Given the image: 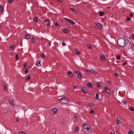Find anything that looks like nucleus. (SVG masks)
<instances>
[{"label": "nucleus", "mask_w": 134, "mask_h": 134, "mask_svg": "<svg viewBox=\"0 0 134 134\" xmlns=\"http://www.w3.org/2000/svg\"><path fill=\"white\" fill-rule=\"evenodd\" d=\"M19 134H26L25 133V132H20Z\"/></svg>", "instance_id": "49"}, {"label": "nucleus", "mask_w": 134, "mask_h": 134, "mask_svg": "<svg viewBox=\"0 0 134 134\" xmlns=\"http://www.w3.org/2000/svg\"><path fill=\"white\" fill-rule=\"evenodd\" d=\"M65 99V97H63L60 99H58V101H62L63 100H64Z\"/></svg>", "instance_id": "15"}, {"label": "nucleus", "mask_w": 134, "mask_h": 134, "mask_svg": "<svg viewBox=\"0 0 134 134\" xmlns=\"http://www.w3.org/2000/svg\"><path fill=\"white\" fill-rule=\"evenodd\" d=\"M83 127L87 131H88L91 129L90 127L88 125L85 123L83 124Z\"/></svg>", "instance_id": "2"}, {"label": "nucleus", "mask_w": 134, "mask_h": 134, "mask_svg": "<svg viewBox=\"0 0 134 134\" xmlns=\"http://www.w3.org/2000/svg\"><path fill=\"white\" fill-rule=\"evenodd\" d=\"M10 103H11V104L13 105H14V100L13 99L12 100V101L10 102Z\"/></svg>", "instance_id": "40"}, {"label": "nucleus", "mask_w": 134, "mask_h": 134, "mask_svg": "<svg viewBox=\"0 0 134 134\" xmlns=\"http://www.w3.org/2000/svg\"><path fill=\"white\" fill-rule=\"evenodd\" d=\"M52 111L53 112V114L55 115L57 112V109L56 108H54L52 109Z\"/></svg>", "instance_id": "8"}, {"label": "nucleus", "mask_w": 134, "mask_h": 134, "mask_svg": "<svg viewBox=\"0 0 134 134\" xmlns=\"http://www.w3.org/2000/svg\"><path fill=\"white\" fill-rule=\"evenodd\" d=\"M87 86L89 88H91L93 86L90 83H88L87 84Z\"/></svg>", "instance_id": "17"}, {"label": "nucleus", "mask_w": 134, "mask_h": 134, "mask_svg": "<svg viewBox=\"0 0 134 134\" xmlns=\"http://www.w3.org/2000/svg\"><path fill=\"white\" fill-rule=\"evenodd\" d=\"M79 128L78 127H76L75 128V131L76 132H77L79 130Z\"/></svg>", "instance_id": "33"}, {"label": "nucleus", "mask_w": 134, "mask_h": 134, "mask_svg": "<svg viewBox=\"0 0 134 134\" xmlns=\"http://www.w3.org/2000/svg\"><path fill=\"white\" fill-rule=\"evenodd\" d=\"M23 70L25 72V73H27L28 71V69L27 68H25Z\"/></svg>", "instance_id": "22"}, {"label": "nucleus", "mask_w": 134, "mask_h": 134, "mask_svg": "<svg viewBox=\"0 0 134 134\" xmlns=\"http://www.w3.org/2000/svg\"><path fill=\"white\" fill-rule=\"evenodd\" d=\"M55 25L57 28H58L59 27V25L57 23H55Z\"/></svg>", "instance_id": "28"}, {"label": "nucleus", "mask_w": 134, "mask_h": 134, "mask_svg": "<svg viewBox=\"0 0 134 134\" xmlns=\"http://www.w3.org/2000/svg\"><path fill=\"white\" fill-rule=\"evenodd\" d=\"M121 123V121L120 119H118V118L117 117L116 118V124L117 125L120 124Z\"/></svg>", "instance_id": "11"}, {"label": "nucleus", "mask_w": 134, "mask_h": 134, "mask_svg": "<svg viewBox=\"0 0 134 134\" xmlns=\"http://www.w3.org/2000/svg\"><path fill=\"white\" fill-rule=\"evenodd\" d=\"M34 20L35 22H37L38 21V19L36 17L34 18Z\"/></svg>", "instance_id": "37"}, {"label": "nucleus", "mask_w": 134, "mask_h": 134, "mask_svg": "<svg viewBox=\"0 0 134 134\" xmlns=\"http://www.w3.org/2000/svg\"><path fill=\"white\" fill-rule=\"evenodd\" d=\"M97 27L99 29H101L102 28V26L99 23H97Z\"/></svg>", "instance_id": "20"}, {"label": "nucleus", "mask_w": 134, "mask_h": 134, "mask_svg": "<svg viewBox=\"0 0 134 134\" xmlns=\"http://www.w3.org/2000/svg\"><path fill=\"white\" fill-rule=\"evenodd\" d=\"M129 16H130V17H131V16H133V14H132V13H130V14H129Z\"/></svg>", "instance_id": "57"}, {"label": "nucleus", "mask_w": 134, "mask_h": 134, "mask_svg": "<svg viewBox=\"0 0 134 134\" xmlns=\"http://www.w3.org/2000/svg\"><path fill=\"white\" fill-rule=\"evenodd\" d=\"M118 45L119 46L123 47L126 45V41L123 38H121L118 39L117 41Z\"/></svg>", "instance_id": "1"}, {"label": "nucleus", "mask_w": 134, "mask_h": 134, "mask_svg": "<svg viewBox=\"0 0 134 134\" xmlns=\"http://www.w3.org/2000/svg\"><path fill=\"white\" fill-rule=\"evenodd\" d=\"M63 31L64 32L66 33L68 32H69V31L68 30L66 29H63Z\"/></svg>", "instance_id": "19"}, {"label": "nucleus", "mask_w": 134, "mask_h": 134, "mask_svg": "<svg viewBox=\"0 0 134 134\" xmlns=\"http://www.w3.org/2000/svg\"><path fill=\"white\" fill-rule=\"evenodd\" d=\"M128 134H133V131L132 130H130L128 132Z\"/></svg>", "instance_id": "21"}, {"label": "nucleus", "mask_w": 134, "mask_h": 134, "mask_svg": "<svg viewBox=\"0 0 134 134\" xmlns=\"http://www.w3.org/2000/svg\"><path fill=\"white\" fill-rule=\"evenodd\" d=\"M99 94L98 93H97L96 94V96H95V97L96 99H99Z\"/></svg>", "instance_id": "14"}, {"label": "nucleus", "mask_w": 134, "mask_h": 134, "mask_svg": "<svg viewBox=\"0 0 134 134\" xmlns=\"http://www.w3.org/2000/svg\"><path fill=\"white\" fill-rule=\"evenodd\" d=\"M108 83L109 85H110L111 84V82L110 81H108Z\"/></svg>", "instance_id": "43"}, {"label": "nucleus", "mask_w": 134, "mask_h": 134, "mask_svg": "<svg viewBox=\"0 0 134 134\" xmlns=\"http://www.w3.org/2000/svg\"><path fill=\"white\" fill-rule=\"evenodd\" d=\"M87 47L89 49H91L92 48V47L91 45L90 44H88L87 45Z\"/></svg>", "instance_id": "30"}, {"label": "nucleus", "mask_w": 134, "mask_h": 134, "mask_svg": "<svg viewBox=\"0 0 134 134\" xmlns=\"http://www.w3.org/2000/svg\"><path fill=\"white\" fill-rule=\"evenodd\" d=\"M64 19L66 20V21L69 24L71 25H74L75 24V23L71 20L68 19L66 18H64Z\"/></svg>", "instance_id": "3"}, {"label": "nucleus", "mask_w": 134, "mask_h": 134, "mask_svg": "<svg viewBox=\"0 0 134 134\" xmlns=\"http://www.w3.org/2000/svg\"><path fill=\"white\" fill-rule=\"evenodd\" d=\"M100 57L101 60L102 61H104L105 60V57L103 54H100Z\"/></svg>", "instance_id": "6"}, {"label": "nucleus", "mask_w": 134, "mask_h": 134, "mask_svg": "<svg viewBox=\"0 0 134 134\" xmlns=\"http://www.w3.org/2000/svg\"><path fill=\"white\" fill-rule=\"evenodd\" d=\"M120 55H118L117 57V58L118 59H120Z\"/></svg>", "instance_id": "42"}, {"label": "nucleus", "mask_w": 134, "mask_h": 134, "mask_svg": "<svg viewBox=\"0 0 134 134\" xmlns=\"http://www.w3.org/2000/svg\"><path fill=\"white\" fill-rule=\"evenodd\" d=\"M85 71L88 74H90L91 73V71H90L88 69H86Z\"/></svg>", "instance_id": "26"}, {"label": "nucleus", "mask_w": 134, "mask_h": 134, "mask_svg": "<svg viewBox=\"0 0 134 134\" xmlns=\"http://www.w3.org/2000/svg\"><path fill=\"white\" fill-rule=\"evenodd\" d=\"M16 120L17 122H18L19 120V118H17Z\"/></svg>", "instance_id": "55"}, {"label": "nucleus", "mask_w": 134, "mask_h": 134, "mask_svg": "<svg viewBox=\"0 0 134 134\" xmlns=\"http://www.w3.org/2000/svg\"><path fill=\"white\" fill-rule=\"evenodd\" d=\"M78 103L79 104H80V103L79 102H78Z\"/></svg>", "instance_id": "62"}, {"label": "nucleus", "mask_w": 134, "mask_h": 134, "mask_svg": "<svg viewBox=\"0 0 134 134\" xmlns=\"http://www.w3.org/2000/svg\"><path fill=\"white\" fill-rule=\"evenodd\" d=\"M3 7L2 5H0V10L2 11H3Z\"/></svg>", "instance_id": "32"}, {"label": "nucleus", "mask_w": 134, "mask_h": 134, "mask_svg": "<svg viewBox=\"0 0 134 134\" xmlns=\"http://www.w3.org/2000/svg\"><path fill=\"white\" fill-rule=\"evenodd\" d=\"M76 115L75 116H74V117L75 118H76Z\"/></svg>", "instance_id": "60"}, {"label": "nucleus", "mask_w": 134, "mask_h": 134, "mask_svg": "<svg viewBox=\"0 0 134 134\" xmlns=\"http://www.w3.org/2000/svg\"><path fill=\"white\" fill-rule=\"evenodd\" d=\"M90 112L91 113H94V112L93 110H91Z\"/></svg>", "instance_id": "47"}, {"label": "nucleus", "mask_w": 134, "mask_h": 134, "mask_svg": "<svg viewBox=\"0 0 134 134\" xmlns=\"http://www.w3.org/2000/svg\"><path fill=\"white\" fill-rule=\"evenodd\" d=\"M76 87H77V86H76L74 85V86H73V88L74 89H75L76 88Z\"/></svg>", "instance_id": "54"}, {"label": "nucleus", "mask_w": 134, "mask_h": 134, "mask_svg": "<svg viewBox=\"0 0 134 134\" xmlns=\"http://www.w3.org/2000/svg\"><path fill=\"white\" fill-rule=\"evenodd\" d=\"M65 102V103H67L68 102H69V100L68 98H65V99L64 100Z\"/></svg>", "instance_id": "24"}, {"label": "nucleus", "mask_w": 134, "mask_h": 134, "mask_svg": "<svg viewBox=\"0 0 134 134\" xmlns=\"http://www.w3.org/2000/svg\"><path fill=\"white\" fill-rule=\"evenodd\" d=\"M30 79V76H28V77L27 78H26L25 79V80H29Z\"/></svg>", "instance_id": "38"}, {"label": "nucleus", "mask_w": 134, "mask_h": 134, "mask_svg": "<svg viewBox=\"0 0 134 134\" xmlns=\"http://www.w3.org/2000/svg\"><path fill=\"white\" fill-rule=\"evenodd\" d=\"M110 134H115L114 132L113 131H111L110 132Z\"/></svg>", "instance_id": "44"}, {"label": "nucleus", "mask_w": 134, "mask_h": 134, "mask_svg": "<svg viewBox=\"0 0 134 134\" xmlns=\"http://www.w3.org/2000/svg\"><path fill=\"white\" fill-rule=\"evenodd\" d=\"M130 20V18L129 17H127V21H129Z\"/></svg>", "instance_id": "46"}, {"label": "nucleus", "mask_w": 134, "mask_h": 134, "mask_svg": "<svg viewBox=\"0 0 134 134\" xmlns=\"http://www.w3.org/2000/svg\"><path fill=\"white\" fill-rule=\"evenodd\" d=\"M104 90L108 94H109L110 93V90L107 87H105L104 88Z\"/></svg>", "instance_id": "7"}, {"label": "nucleus", "mask_w": 134, "mask_h": 134, "mask_svg": "<svg viewBox=\"0 0 134 134\" xmlns=\"http://www.w3.org/2000/svg\"><path fill=\"white\" fill-rule=\"evenodd\" d=\"M132 37L134 39V35H132Z\"/></svg>", "instance_id": "59"}, {"label": "nucleus", "mask_w": 134, "mask_h": 134, "mask_svg": "<svg viewBox=\"0 0 134 134\" xmlns=\"http://www.w3.org/2000/svg\"><path fill=\"white\" fill-rule=\"evenodd\" d=\"M13 0H8L9 2L11 3L13 2Z\"/></svg>", "instance_id": "51"}, {"label": "nucleus", "mask_w": 134, "mask_h": 134, "mask_svg": "<svg viewBox=\"0 0 134 134\" xmlns=\"http://www.w3.org/2000/svg\"><path fill=\"white\" fill-rule=\"evenodd\" d=\"M91 72L93 75H95L97 74V72L94 70L92 69L91 70Z\"/></svg>", "instance_id": "10"}, {"label": "nucleus", "mask_w": 134, "mask_h": 134, "mask_svg": "<svg viewBox=\"0 0 134 134\" xmlns=\"http://www.w3.org/2000/svg\"><path fill=\"white\" fill-rule=\"evenodd\" d=\"M41 57H43V58H44V55L43 54V53H41Z\"/></svg>", "instance_id": "41"}, {"label": "nucleus", "mask_w": 134, "mask_h": 134, "mask_svg": "<svg viewBox=\"0 0 134 134\" xmlns=\"http://www.w3.org/2000/svg\"><path fill=\"white\" fill-rule=\"evenodd\" d=\"M27 64L26 63H24V67H25L27 65Z\"/></svg>", "instance_id": "48"}, {"label": "nucleus", "mask_w": 134, "mask_h": 134, "mask_svg": "<svg viewBox=\"0 0 134 134\" xmlns=\"http://www.w3.org/2000/svg\"><path fill=\"white\" fill-rule=\"evenodd\" d=\"M124 105H126L127 104V102L126 101H124Z\"/></svg>", "instance_id": "53"}, {"label": "nucleus", "mask_w": 134, "mask_h": 134, "mask_svg": "<svg viewBox=\"0 0 134 134\" xmlns=\"http://www.w3.org/2000/svg\"><path fill=\"white\" fill-rule=\"evenodd\" d=\"M97 24L95 23L94 24V26L95 27H97Z\"/></svg>", "instance_id": "50"}, {"label": "nucleus", "mask_w": 134, "mask_h": 134, "mask_svg": "<svg viewBox=\"0 0 134 134\" xmlns=\"http://www.w3.org/2000/svg\"><path fill=\"white\" fill-rule=\"evenodd\" d=\"M58 1L62 3L63 2L62 1V0H58Z\"/></svg>", "instance_id": "56"}, {"label": "nucleus", "mask_w": 134, "mask_h": 134, "mask_svg": "<svg viewBox=\"0 0 134 134\" xmlns=\"http://www.w3.org/2000/svg\"><path fill=\"white\" fill-rule=\"evenodd\" d=\"M82 91L84 93H87L88 92L87 88L85 87H83L82 88Z\"/></svg>", "instance_id": "5"}, {"label": "nucleus", "mask_w": 134, "mask_h": 134, "mask_svg": "<svg viewBox=\"0 0 134 134\" xmlns=\"http://www.w3.org/2000/svg\"><path fill=\"white\" fill-rule=\"evenodd\" d=\"M75 52L77 54H80V52L79 51L77 50H75Z\"/></svg>", "instance_id": "27"}, {"label": "nucleus", "mask_w": 134, "mask_h": 134, "mask_svg": "<svg viewBox=\"0 0 134 134\" xmlns=\"http://www.w3.org/2000/svg\"><path fill=\"white\" fill-rule=\"evenodd\" d=\"M66 44L63 41L62 42V45L63 46H65L66 45Z\"/></svg>", "instance_id": "36"}, {"label": "nucleus", "mask_w": 134, "mask_h": 134, "mask_svg": "<svg viewBox=\"0 0 134 134\" xmlns=\"http://www.w3.org/2000/svg\"><path fill=\"white\" fill-rule=\"evenodd\" d=\"M70 9H71V10L73 12H76V10H75V9L74 8H70Z\"/></svg>", "instance_id": "31"}, {"label": "nucleus", "mask_w": 134, "mask_h": 134, "mask_svg": "<svg viewBox=\"0 0 134 134\" xmlns=\"http://www.w3.org/2000/svg\"><path fill=\"white\" fill-rule=\"evenodd\" d=\"M94 104L93 103H88L87 106L88 107H92L94 105Z\"/></svg>", "instance_id": "23"}, {"label": "nucleus", "mask_w": 134, "mask_h": 134, "mask_svg": "<svg viewBox=\"0 0 134 134\" xmlns=\"http://www.w3.org/2000/svg\"><path fill=\"white\" fill-rule=\"evenodd\" d=\"M31 42L33 43H35V40L34 38L33 37L32 38Z\"/></svg>", "instance_id": "29"}, {"label": "nucleus", "mask_w": 134, "mask_h": 134, "mask_svg": "<svg viewBox=\"0 0 134 134\" xmlns=\"http://www.w3.org/2000/svg\"><path fill=\"white\" fill-rule=\"evenodd\" d=\"M104 13V12H100L99 13V15L100 16H102Z\"/></svg>", "instance_id": "34"}, {"label": "nucleus", "mask_w": 134, "mask_h": 134, "mask_svg": "<svg viewBox=\"0 0 134 134\" xmlns=\"http://www.w3.org/2000/svg\"><path fill=\"white\" fill-rule=\"evenodd\" d=\"M96 85L97 87L98 88H100L101 87V88H102V87L100 83H97L96 84Z\"/></svg>", "instance_id": "16"}, {"label": "nucleus", "mask_w": 134, "mask_h": 134, "mask_svg": "<svg viewBox=\"0 0 134 134\" xmlns=\"http://www.w3.org/2000/svg\"><path fill=\"white\" fill-rule=\"evenodd\" d=\"M68 75L70 77H72L73 76V75L71 73V72L70 71H69L68 72Z\"/></svg>", "instance_id": "18"}, {"label": "nucleus", "mask_w": 134, "mask_h": 134, "mask_svg": "<svg viewBox=\"0 0 134 134\" xmlns=\"http://www.w3.org/2000/svg\"><path fill=\"white\" fill-rule=\"evenodd\" d=\"M19 58V57L18 54H16V60H18Z\"/></svg>", "instance_id": "39"}, {"label": "nucleus", "mask_w": 134, "mask_h": 134, "mask_svg": "<svg viewBox=\"0 0 134 134\" xmlns=\"http://www.w3.org/2000/svg\"><path fill=\"white\" fill-rule=\"evenodd\" d=\"M4 88L5 90H6L7 89V85H5L4 86Z\"/></svg>", "instance_id": "35"}, {"label": "nucleus", "mask_w": 134, "mask_h": 134, "mask_svg": "<svg viewBox=\"0 0 134 134\" xmlns=\"http://www.w3.org/2000/svg\"><path fill=\"white\" fill-rule=\"evenodd\" d=\"M74 73L76 74L77 77L78 78H80L81 77V75L80 72L77 71H75Z\"/></svg>", "instance_id": "4"}, {"label": "nucleus", "mask_w": 134, "mask_h": 134, "mask_svg": "<svg viewBox=\"0 0 134 134\" xmlns=\"http://www.w3.org/2000/svg\"><path fill=\"white\" fill-rule=\"evenodd\" d=\"M80 0H76L77 1H80Z\"/></svg>", "instance_id": "61"}, {"label": "nucleus", "mask_w": 134, "mask_h": 134, "mask_svg": "<svg viewBox=\"0 0 134 134\" xmlns=\"http://www.w3.org/2000/svg\"><path fill=\"white\" fill-rule=\"evenodd\" d=\"M45 23H46L47 24V25L48 26H49L50 25V22L49 20L48 19H46V20Z\"/></svg>", "instance_id": "12"}, {"label": "nucleus", "mask_w": 134, "mask_h": 134, "mask_svg": "<svg viewBox=\"0 0 134 134\" xmlns=\"http://www.w3.org/2000/svg\"><path fill=\"white\" fill-rule=\"evenodd\" d=\"M114 75L116 77H118V75L117 73H115Z\"/></svg>", "instance_id": "52"}, {"label": "nucleus", "mask_w": 134, "mask_h": 134, "mask_svg": "<svg viewBox=\"0 0 134 134\" xmlns=\"http://www.w3.org/2000/svg\"><path fill=\"white\" fill-rule=\"evenodd\" d=\"M40 61L39 60H37L36 62V65L38 67L41 65V64H40Z\"/></svg>", "instance_id": "9"}, {"label": "nucleus", "mask_w": 134, "mask_h": 134, "mask_svg": "<svg viewBox=\"0 0 134 134\" xmlns=\"http://www.w3.org/2000/svg\"><path fill=\"white\" fill-rule=\"evenodd\" d=\"M114 115H115V114H114Z\"/></svg>", "instance_id": "63"}, {"label": "nucleus", "mask_w": 134, "mask_h": 134, "mask_svg": "<svg viewBox=\"0 0 134 134\" xmlns=\"http://www.w3.org/2000/svg\"><path fill=\"white\" fill-rule=\"evenodd\" d=\"M130 109L131 110H132V111H134V109H133V108L132 107H130Z\"/></svg>", "instance_id": "45"}, {"label": "nucleus", "mask_w": 134, "mask_h": 134, "mask_svg": "<svg viewBox=\"0 0 134 134\" xmlns=\"http://www.w3.org/2000/svg\"><path fill=\"white\" fill-rule=\"evenodd\" d=\"M15 47V46L14 45H13L11 46H9V48L10 50H12L14 49Z\"/></svg>", "instance_id": "13"}, {"label": "nucleus", "mask_w": 134, "mask_h": 134, "mask_svg": "<svg viewBox=\"0 0 134 134\" xmlns=\"http://www.w3.org/2000/svg\"><path fill=\"white\" fill-rule=\"evenodd\" d=\"M126 64V62L124 63L123 64V66L125 64Z\"/></svg>", "instance_id": "58"}, {"label": "nucleus", "mask_w": 134, "mask_h": 134, "mask_svg": "<svg viewBox=\"0 0 134 134\" xmlns=\"http://www.w3.org/2000/svg\"><path fill=\"white\" fill-rule=\"evenodd\" d=\"M30 37V36L29 35H26L25 36V38L27 39H29Z\"/></svg>", "instance_id": "25"}]
</instances>
